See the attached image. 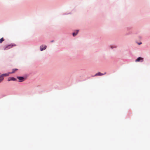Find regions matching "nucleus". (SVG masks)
Returning <instances> with one entry per match:
<instances>
[{
	"mask_svg": "<svg viewBox=\"0 0 150 150\" xmlns=\"http://www.w3.org/2000/svg\"><path fill=\"white\" fill-rule=\"evenodd\" d=\"M16 45H13V44H10L8 45L7 46H6L4 48V50H8L11 48H12L13 46H16Z\"/></svg>",
	"mask_w": 150,
	"mask_h": 150,
	"instance_id": "f257e3e1",
	"label": "nucleus"
},
{
	"mask_svg": "<svg viewBox=\"0 0 150 150\" xmlns=\"http://www.w3.org/2000/svg\"><path fill=\"white\" fill-rule=\"evenodd\" d=\"M17 70H18V69H13V71L9 73H6V74H2L1 75V76L3 77L4 78V76H8L9 75V74H11V73H14L15 72V71H17Z\"/></svg>",
	"mask_w": 150,
	"mask_h": 150,
	"instance_id": "f03ea898",
	"label": "nucleus"
},
{
	"mask_svg": "<svg viewBox=\"0 0 150 150\" xmlns=\"http://www.w3.org/2000/svg\"><path fill=\"white\" fill-rule=\"evenodd\" d=\"M144 61V59L143 58L139 57L137 58L135 60V62H143Z\"/></svg>",
	"mask_w": 150,
	"mask_h": 150,
	"instance_id": "7ed1b4c3",
	"label": "nucleus"
},
{
	"mask_svg": "<svg viewBox=\"0 0 150 150\" xmlns=\"http://www.w3.org/2000/svg\"><path fill=\"white\" fill-rule=\"evenodd\" d=\"M17 79L19 80V82H21L25 80V78L22 77L18 76L17 77Z\"/></svg>",
	"mask_w": 150,
	"mask_h": 150,
	"instance_id": "20e7f679",
	"label": "nucleus"
},
{
	"mask_svg": "<svg viewBox=\"0 0 150 150\" xmlns=\"http://www.w3.org/2000/svg\"><path fill=\"white\" fill-rule=\"evenodd\" d=\"M46 48V46L45 45H42L40 47V50L41 51L45 50Z\"/></svg>",
	"mask_w": 150,
	"mask_h": 150,
	"instance_id": "39448f33",
	"label": "nucleus"
},
{
	"mask_svg": "<svg viewBox=\"0 0 150 150\" xmlns=\"http://www.w3.org/2000/svg\"><path fill=\"white\" fill-rule=\"evenodd\" d=\"M105 74H106V73H105L104 74H103L100 72H99L96 73L94 75V76H102V75H104Z\"/></svg>",
	"mask_w": 150,
	"mask_h": 150,
	"instance_id": "423d86ee",
	"label": "nucleus"
},
{
	"mask_svg": "<svg viewBox=\"0 0 150 150\" xmlns=\"http://www.w3.org/2000/svg\"><path fill=\"white\" fill-rule=\"evenodd\" d=\"M78 32H79L78 30H76V32H74L73 33V35L74 36H76L77 35V34L78 33Z\"/></svg>",
	"mask_w": 150,
	"mask_h": 150,
	"instance_id": "0eeeda50",
	"label": "nucleus"
},
{
	"mask_svg": "<svg viewBox=\"0 0 150 150\" xmlns=\"http://www.w3.org/2000/svg\"><path fill=\"white\" fill-rule=\"evenodd\" d=\"M4 79V78L1 75H0V83L2 82Z\"/></svg>",
	"mask_w": 150,
	"mask_h": 150,
	"instance_id": "6e6552de",
	"label": "nucleus"
},
{
	"mask_svg": "<svg viewBox=\"0 0 150 150\" xmlns=\"http://www.w3.org/2000/svg\"><path fill=\"white\" fill-rule=\"evenodd\" d=\"M16 80V79L15 78H13V77H12L10 79H8V81H10L11 80L15 81V80Z\"/></svg>",
	"mask_w": 150,
	"mask_h": 150,
	"instance_id": "1a4fd4ad",
	"label": "nucleus"
},
{
	"mask_svg": "<svg viewBox=\"0 0 150 150\" xmlns=\"http://www.w3.org/2000/svg\"><path fill=\"white\" fill-rule=\"evenodd\" d=\"M4 40L3 38H2L0 39V43H1Z\"/></svg>",
	"mask_w": 150,
	"mask_h": 150,
	"instance_id": "9d476101",
	"label": "nucleus"
},
{
	"mask_svg": "<svg viewBox=\"0 0 150 150\" xmlns=\"http://www.w3.org/2000/svg\"><path fill=\"white\" fill-rule=\"evenodd\" d=\"M111 48H113V47H112V46H111Z\"/></svg>",
	"mask_w": 150,
	"mask_h": 150,
	"instance_id": "9b49d317",
	"label": "nucleus"
},
{
	"mask_svg": "<svg viewBox=\"0 0 150 150\" xmlns=\"http://www.w3.org/2000/svg\"><path fill=\"white\" fill-rule=\"evenodd\" d=\"M141 43H139V45L141 44Z\"/></svg>",
	"mask_w": 150,
	"mask_h": 150,
	"instance_id": "f8f14e48",
	"label": "nucleus"
},
{
	"mask_svg": "<svg viewBox=\"0 0 150 150\" xmlns=\"http://www.w3.org/2000/svg\"><path fill=\"white\" fill-rule=\"evenodd\" d=\"M114 47V48H115V47H116L115 46Z\"/></svg>",
	"mask_w": 150,
	"mask_h": 150,
	"instance_id": "ddd939ff",
	"label": "nucleus"
}]
</instances>
